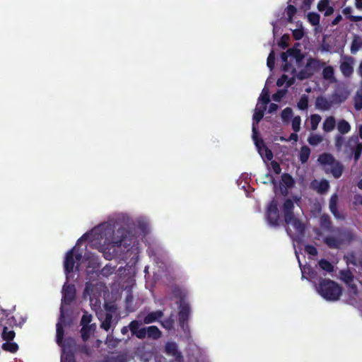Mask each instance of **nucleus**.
I'll return each mask as SVG.
<instances>
[{
	"label": "nucleus",
	"instance_id": "1",
	"mask_svg": "<svg viewBox=\"0 0 362 362\" xmlns=\"http://www.w3.org/2000/svg\"><path fill=\"white\" fill-rule=\"evenodd\" d=\"M86 240L90 241L93 247L103 252L107 259L113 258L117 253V247L121 245L127 247L131 243L134 244L136 241V238L129 233L124 234L123 229H118L115 232V223L111 222L104 223L94 228L90 233L84 234L78 239L76 246L66 253L64 266L67 281L74 267L79 269L84 265L88 268L95 269L98 266V260L93 255L81 259V255L78 254L77 246Z\"/></svg>",
	"mask_w": 362,
	"mask_h": 362
},
{
	"label": "nucleus",
	"instance_id": "2",
	"mask_svg": "<svg viewBox=\"0 0 362 362\" xmlns=\"http://www.w3.org/2000/svg\"><path fill=\"white\" fill-rule=\"evenodd\" d=\"M269 102V89L265 86L258 98L255 113L253 115L252 132L253 140L257 151L261 156L262 158L265 160H271L273 158L272 152L267 148L262 141L257 139V124L262 119L264 116V112L266 110L267 105Z\"/></svg>",
	"mask_w": 362,
	"mask_h": 362
},
{
	"label": "nucleus",
	"instance_id": "3",
	"mask_svg": "<svg viewBox=\"0 0 362 362\" xmlns=\"http://www.w3.org/2000/svg\"><path fill=\"white\" fill-rule=\"evenodd\" d=\"M293 202L288 199L284 203L282 210L287 226L286 231L294 240H296L302 235L305 225L293 214Z\"/></svg>",
	"mask_w": 362,
	"mask_h": 362
},
{
	"label": "nucleus",
	"instance_id": "4",
	"mask_svg": "<svg viewBox=\"0 0 362 362\" xmlns=\"http://www.w3.org/2000/svg\"><path fill=\"white\" fill-rule=\"evenodd\" d=\"M76 290L74 285H69L67 283H65L63 288H62V306L60 308V317L59 320L57 324V343L62 346L63 337H64V331H63V324H64V305L65 304H69L71 301H72L75 297Z\"/></svg>",
	"mask_w": 362,
	"mask_h": 362
},
{
	"label": "nucleus",
	"instance_id": "5",
	"mask_svg": "<svg viewBox=\"0 0 362 362\" xmlns=\"http://www.w3.org/2000/svg\"><path fill=\"white\" fill-rule=\"evenodd\" d=\"M318 293L326 300L337 301L339 299L342 293V288L336 282L323 279L320 281L317 288Z\"/></svg>",
	"mask_w": 362,
	"mask_h": 362
},
{
	"label": "nucleus",
	"instance_id": "6",
	"mask_svg": "<svg viewBox=\"0 0 362 362\" xmlns=\"http://www.w3.org/2000/svg\"><path fill=\"white\" fill-rule=\"evenodd\" d=\"M298 43L287 50L286 52L281 54V59L284 62V70L286 72H291L292 74L296 71V67L298 66L303 58L300 50L298 49Z\"/></svg>",
	"mask_w": 362,
	"mask_h": 362
},
{
	"label": "nucleus",
	"instance_id": "7",
	"mask_svg": "<svg viewBox=\"0 0 362 362\" xmlns=\"http://www.w3.org/2000/svg\"><path fill=\"white\" fill-rule=\"evenodd\" d=\"M325 64L324 62H322L317 59L309 58L307 60V63L304 69L300 71L297 74V76L300 79L308 78L318 71L322 66H325Z\"/></svg>",
	"mask_w": 362,
	"mask_h": 362
},
{
	"label": "nucleus",
	"instance_id": "8",
	"mask_svg": "<svg viewBox=\"0 0 362 362\" xmlns=\"http://www.w3.org/2000/svg\"><path fill=\"white\" fill-rule=\"evenodd\" d=\"M267 218L271 226H276L279 224V213L278 204L273 200L268 206Z\"/></svg>",
	"mask_w": 362,
	"mask_h": 362
},
{
	"label": "nucleus",
	"instance_id": "9",
	"mask_svg": "<svg viewBox=\"0 0 362 362\" xmlns=\"http://www.w3.org/2000/svg\"><path fill=\"white\" fill-rule=\"evenodd\" d=\"M102 287L103 286L101 284L93 285L91 283L87 284L84 291V297L89 296L90 303L92 304L94 300H95L96 303L98 297L100 296L99 290H100Z\"/></svg>",
	"mask_w": 362,
	"mask_h": 362
},
{
	"label": "nucleus",
	"instance_id": "10",
	"mask_svg": "<svg viewBox=\"0 0 362 362\" xmlns=\"http://www.w3.org/2000/svg\"><path fill=\"white\" fill-rule=\"evenodd\" d=\"M179 309V320L183 330L185 332L188 329L187 326L185 325V322L187 320L189 313V303L184 299L181 300Z\"/></svg>",
	"mask_w": 362,
	"mask_h": 362
},
{
	"label": "nucleus",
	"instance_id": "11",
	"mask_svg": "<svg viewBox=\"0 0 362 362\" xmlns=\"http://www.w3.org/2000/svg\"><path fill=\"white\" fill-rule=\"evenodd\" d=\"M354 59L351 57H342L340 62V70L344 76H349L354 71Z\"/></svg>",
	"mask_w": 362,
	"mask_h": 362
},
{
	"label": "nucleus",
	"instance_id": "12",
	"mask_svg": "<svg viewBox=\"0 0 362 362\" xmlns=\"http://www.w3.org/2000/svg\"><path fill=\"white\" fill-rule=\"evenodd\" d=\"M343 235L341 233L332 235L324 239V243L330 248L338 249L343 244Z\"/></svg>",
	"mask_w": 362,
	"mask_h": 362
},
{
	"label": "nucleus",
	"instance_id": "13",
	"mask_svg": "<svg viewBox=\"0 0 362 362\" xmlns=\"http://www.w3.org/2000/svg\"><path fill=\"white\" fill-rule=\"evenodd\" d=\"M165 352L169 356L174 357L176 361H182V356L181 353L178 351L176 343L172 341L168 342L165 344Z\"/></svg>",
	"mask_w": 362,
	"mask_h": 362
},
{
	"label": "nucleus",
	"instance_id": "14",
	"mask_svg": "<svg viewBox=\"0 0 362 362\" xmlns=\"http://www.w3.org/2000/svg\"><path fill=\"white\" fill-rule=\"evenodd\" d=\"M347 287L348 293L350 297V303L351 304L357 302L358 300H362V293L355 283L351 284L347 286Z\"/></svg>",
	"mask_w": 362,
	"mask_h": 362
},
{
	"label": "nucleus",
	"instance_id": "15",
	"mask_svg": "<svg viewBox=\"0 0 362 362\" xmlns=\"http://www.w3.org/2000/svg\"><path fill=\"white\" fill-rule=\"evenodd\" d=\"M334 105L332 98L328 99L325 97L320 96L316 99V107L320 110H329Z\"/></svg>",
	"mask_w": 362,
	"mask_h": 362
},
{
	"label": "nucleus",
	"instance_id": "16",
	"mask_svg": "<svg viewBox=\"0 0 362 362\" xmlns=\"http://www.w3.org/2000/svg\"><path fill=\"white\" fill-rule=\"evenodd\" d=\"M322 70V77L325 80L327 81L329 83H334L336 79L334 77V69L331 66H324Z\"/></svg>",
	"mask_w": 362,
	"mask_h": 362
},
{
	"label": "nucleus",
	"instance_id": "17",
	"mask_svg": "<svg viewBox=\"0 0 362 362\" xmlns=\"http://www.w3.org/2000/svg\"><path fill=\"white\" fill-rule=\"evenodd\" d=\"M317 8L320 11L324 12L326 16H330L334 12V8L329 6V0L320 1L317 4Z\"/></svg>",
	"mask_w": 362,
	"mask_h": 362
},
{
	"label": "nucleus",
	"instance_id": "18",
	"mask_svg": "<svg viewBox=\"0 0 362 362\" xmlns=\"http://www.w3.org/2000/svg\"><path fill=\"white\" fill-rule=\"evenodd\" d=\"M318 161L327 169L331 166L336 160L332 155L329 153H323L318 158Z\"/></svg>",
	"mask_w": 362,
	"mask_h": 362
},
{
	"label": "nucleus",
	"instance_id": "19",
	"mask_svg": "<svg viewBox=\"0 0 362 362\" xmlns=\"http://www.w3.org/2000/svg\"><path fill=\"white\" fill-rule=\"evenodd\" d=\"M312 185L320 193L327 192L329 187V182L325 180L320 181L315 180L312 182Z\"/></svg>",
	"mask_w": 362,
	"mask_h": 362
},
{
	"label": "nucleus",
	"instance_id": "20",
	"mask_svg": "<svg viewBox=\"0 0 362 362\" xmlns=\"http://www.w3.org/2000/svg\"><path fill=\"white\" fill-rule=\"evenodd\" d=\"M337 128L341 134H346L351 131V124L345 119H339L337 123Z\"/></svg>",
	"mask_w": 362,
	"mask_h": 362
},
{
	"label": "nucleus",
	"instance_id": "21",
	"mask_svg": "<svg viewBox=\"0 0 362 362\" xmlns=\"http://www.w3.org/2000/svg\"><path fill=\"white\" fill-rule=\"evenodd\" d=\"M336 126V120L333 116H329L324 120L322 129L326 132H330L334 130Z\"/></svg>",
	"mask_w": 362,
	"mask_h": 362
},
{
	"label": "nucleus",
	"instance_id": "22",
	"mask_svg": "<svg viewBox=\"0 0 362 362\" xmlns=\"http://www.w3.org/2000/svg\"><path fill=\"white\" fill-rule=\"evenodd\" d=\"M327 170H330L333 176L338 178L341 175L343 167L338 161H335L331 166L327 168Z\"/></svg>",
	"mask_w": 362,
	"mask_h": 362
},
{
	"label": "nucleus",
	"instance_id": "23",
	"mask_svg": "<svg viewBox=\"0 0 362 362\" xmlns=\"http://www.w3.org/2000/svg\"><path fill=\"white\" fill-rule=\"evenodd\" d=\"M163 316V313L160 310L154 311L148 313L144 319V322L145 324H150L158 319L160 318Z\"/></svg>",
	"mask_w": 362,
	"mask_h": 362
},
{
	"label": "nucleus",
	"instance_id": "24",
	"mask_svg": "<svg viewBox=\"0 0 362 362\" xmlns=\"http://www.w3.org/2000/svg\"><path fill=\"white\" fill-rule=\"evenodd\" d=\"M293 37L295 40H301L305 35L304 28L301 23L298 22L296 28L292 30Z\"/></svg>",
	"mask_w": 362,
	"mask_h": 362
},
{
	"label": "nucleus",
	"instance_id": "25",
	"mask_svg": "<svg viewBox=\"0 0 362 362\" xmlns=\"http://www.w3.org/2000/svg\"><path fill=\"white\" fill-rule=\"evenodd\" d=\"M354 142L356 144V147L354 149V159L357 161L361 154L362 152V144L358 142L357 137H352L349 139V143Z\"/></svg>",
	"mask_w": 362,
	"mask_h": 362
},
{
	"label": "nucleus",
	"instance_id": "26",
	"mask_svg": "<svg viewBox=\"0 0 362 362\" xmlns=\"http://www.w3.org/2000/svg\"><path fill=\"white\" fill-rule=\"evenodd\" d=\"M96 326L95 325H83L81 329V336L84 340L89 338L90 334L94 332Z\"/></svg>",
	"mask_w": 362,
	"mask_h": 362
},
{
	"label": "nucleus",
	"instance_id": "27",
	"mask_svg": "<svg viewBox=\"0 0 362 362\" xmlns=\"http://www.w3.org/2000/svg\"><path fill=\"white\" fill-rule=\"evenodd\" d=\"M294 82L293 76L289 78L287 75L284 74L280 78L277 80L276 85L278 86H282L286 85V87H289Z\"/></svg>",
	"mask_w": 362,
	"mask_h": 362
},
{
	"label": "nucleus",
	"instance_id": "28",
	"mask_svg": "<svg viewBox=\"0 0 362 362\" xmlns=\"http://www.w3.org/2000/svg\"><path fill=\"white\" fill-rule=\"evenodd\" d=\"M338 201V197L336 194H333L329 201V209L332 213L334 214V216L336 218H339V216L337 215V204Z\"/></svg>",
	"mask_w": 362,
	"mask_h": 362
},
{
	"label": "nucleus",
	"instance_id": "29",
	"mask_svg": "<svg viewBox=\"0 0 362 362\" xmlns=\"http://www.w3.org/2000/svg\"><path fill=\"white\" fill-rule=\"evenodd\" d=\"M349 93H335L332 95V98L334 104H341L344 102L348 98Z\"/></svg>",
	"mask_w": 362,
	"mask_h": 362
},
{
	"label": "nucleus",
	"instance_id": "30",
	"mask_svg": "<svg viewBox=\"0 0 362 362\" xmlns=\"http://www.w3.org/2000/svg\"><path fill=\"white\" fill-rule=\"evenodd\" d=\"M341 279L346 283L347 286L351 284H354V280L353 278V275L349 271H342L341 272Z\"/></svg>",
	"mask_w": 362,
	"mask_h": 362
},
{
	"label": "nucleus",
	"instance_id": "31",
	"mask_svg": "<svg viewBox=\"0 0 362 362\" xmlns=\"http://www.w3.org/2000/svg\"><path fill=\"white\" fill-rule=\"evenodd\" d=\"M323 140V137L320 134H313L308 138V142L312 146H317Z\"/></svg>",
	"mask_w": 362,
	"mask_h": 362
},
{
	"label": "nucleus",
	"instance_id": "32",
	"mask_svg": "<svg viewBox=\"0 0 362 362\" xmlns=\"http://www.w3.org/2000/svg\"><path fill=\"white\" fill-rule=\"evenodd\" d=\"M310 154V150L308 146H303L300 151V160L302 163L307 162Z\"/></svg>",
	"mask_w": 362,
	"mask_h": 362
},
{
	"label": "nucleus",
	"instance_id": "33",
	"mask_svg": "<svg viewBox=\"0 0 362 362\" xmlns=\"http://www.w3.org/2000/svg\"><path fill=\"white\" fill-rule=\"evenodd\" d=\"M362 47V40L359 37H355L351 47V53H356Z\"/></svg>",
	"mask_w": 362,
	"mask_h": 362
},
{
	"label": "nucleus",
	"instance_id": "34",
	"mask_svg": "<svg viewBox=\"0 0 362 362\" xmlns=\"http://www.w3.org/2000/svg\"><path fill=\"white\" fill-rule=\"evenodd\" d=\"M2 349L11 353H15L18 349L17 344L8 341L2 344Z\"/></svg>",
	"mask_w": 362,
	"mask_h": 362
},
{
	"label": "nucleus",
	"instance_id": "35",
	"mask_svg": "<svg viewBox=\"0 0 362 362\" xmlns=\"http://www.w3.org/2000/svg\"><path fill=\"white\" fill-rule=\"evenodd\" d=\"M147 334L153 339H158L160 337V332L156 326H150L147 329Z\"/></svg>",
	"mask_w": 362,
	"mask_h": 362
},
{
	"label": "nucleus",
	"instance_id": "36",
	"mask_svg": "<svg viewBox=\"0 0 362 362\" xmlns=\"http://www.w3.org/2000/svg\"><path fill=\"white\" fill-rule=\"evenodd\" d=\"M2 337L4 340L11 341L15 337V332L13 330L8 329V328L4 325L2 332Z\"/></svg>",
	"mask_w": 362,
	"mask_h": 362
},
{
	"label": "nucleus",
	"instance_id": "37",
	"mask_svg": "<svg viewBox=\"0 0 362 362\" xmlns=\"http://www.w3.org/2000/svg\"><path fill=\"white\" fill-rule=\"evenodd\" d=\"M293 116V111L290 107L285 108L281 115V119L284 123H288Z\"/></svg>",
	"mask_w": 362,
	"mask_h": 362
},
{
	"label": "nucleus",
	"instance_id": "38",
	"mask_svg": "<svg viewBox=\"0 0 362 362\" xmlns=\"http://www.w3.org/2000/svg\"><path fill=\"white\" fill-rule=\"evenodd\" d=\"M112 320V315L110 313H107L105 319L102 320L101 327L104 329L105 331H108L111 327Z\"/></svg>",
	"mask_w": 362,
	"mask_h": 362
},
{
	"label": "nucleus",
	"instance_id": "39",
	"mask_svg": "<svg viewBox=\"0 0 362 362\" xmlns=\"http://www.w3.org/2000/svg\"><path fill=\"white\" fill-rule=\"evenodd\" d=\"M354 107L357 110L362 109V91H357L354 98Z\"/></svg>",
	"mask_w": 362,
	"mask_h": 362
},
{
	"label": "nucleus",
	"instance_id": "40",
	"mask_svg": "<svg viewBox=\"0 0 362 362\" xmlns=\"http://www.w3.org/2000/svg\"><path fill=\"white\" fill-rule=\"evenodd\" d=\"M293 179L288 174H284L281 176V184L286 187H291L293 185Z\"/></svg>",
	"mask_w": 362,
	"mask_h": 362
},
{
	"label": "nucleus",
	"instance_id": "41",
	"mask_svg": "<svg viewBox=\"0 0 362 362\" xmlns=\"http://www.w3.org/2000/svg\"><path fill=\"white\" fill-rule=\"evenodd\" d=\"M309 23L313 25H317L320 23V15L317 13H309L307 16Z\"/></svg>",
	"mask_w": 362,
	"mask_h": 362
},
{
	"label": "nucleus",
	"instance_id": "42",
	"mask_svg": "<svg viewBox=\"0 0 362 362\" xmlns=\"http://www.w3.org/2000/svg\"><path fill=\"white\" fill-rule=\"evenodd\" d=\"M322 118L319 115L314 114L310 116V124L311 129L315 130L317 129L319 123L320 122Z\"/></svg>",
	"mask_w": 362,
	"mask_h": 362
},
{
	"label": "nucleus",
	"instance_id": "43",
	"mask_svg": "<svg viewBox=\"0 0 362 362\" xmlns=\"http://www.w3.org/2000/svg\"><path fill=\"white\" fill-rule=\"evenodd\" d=\"M301 119L300 116L294 117L291 120L292 129L295 132H298L300 129Z\"/></svg>",
	"mask_w": 362,
	"mask_h": 362
},
{
	"label": "nucleus",
	"instance_id": "44",
	"mask_svg": "<svg viewBox=\"0 0 362 362\" xmlns=\"http://www.w3.org/2000/svg\"><path fill=\"white\" fill-rule=\"evenodd\" d=\"M286 13L288 21L291 23L293 16L296 13V8L293 6L289 5L286 9Z\"/></svg>",
	"mask_w": 362,
	"mask_h": 362
},
{
	"label": "nucleus",
	"instance_id": "45",
	"mask_svg": "<svg viewBox=\"0 0 362 362\" xmlns=\"http://www.w3.org/2000/svg\"><path fill=\"white\" fill-rule=\"evenodd\" d=\"M308 106V98L306 95H303L299 102L298 103V107L300 110H305Z\"/></svg>",
	"mask_w": 362,
	"mask_h": 362
},
{
	"label": "nucleus",
	"instance_id": "46",
	"mask_svg": "<svg viewBox=\"0 0 362 362\" xmlns=\"http://www.w3.org/2000/svg\"><path fill=\"white\" fill-rule=\"evenodd\" d=\"M61 362H74L73 356L63 349L61 356Z\"/></svg>",
	"mask_w": 362,
	"mask_h": 362
},
{
	"label": "nucleus",
	"instance_id": "47",
	"mask_svg": "<svg viewBox=\"0 0 362 362\" xmlns=\"http://www.w3.org/2000/svg\"><path fill=\"white\" fill-rule=\"evenodd\" d=\"M319 265H320V268L325 271H327V272L332 271L333 267L328 261L321 260L319 262Z\"/></svg>",
	"mask_w": 362,
	"mask_h": 362
},
{
	"label": "nucleus",
	"instance_id": "48",
	"mask_svg": "<svg viewBox=\"0 0 362 362\" xmlns=\"http://www.w3.org/2000/svg\"><path fill=\"white\" fill-rule=\"evenodd\" d=\"M286 90H279L275 94L273 95V100L276 102H280L281 98L286 95Z\"/></svg>",
	"mask_w": 362,
	"mask_h": 362
},
{
	"label": "nucleus",
	"instance_id": "49",
	"mask_svg": "<svg viewBox=\"0 0 362 362\" xmlns=\"http://www.w3.org/2000/svg\"><path fill=\"white\" fill-rule=\"evenodd\" d=\"M320 224L322 228H328L329 227V219L327 215H323L320 218Z\"/></svg>",
	"mask_w": 362,
	"mask_h": 362
},
{
	"label": "nucleus",
	"instance_id": "50",
	"mask_svg": "<svg viewBox=\"0 0 362 362\" xmlns=\"http://www.w3.org/2000/svg\"><path fill=\"white\" fill-rule=\"evenodd\" d=\"M267 66L272 70L274 65V51H272L267 58Z\"/></svg>",
	"mask_w": 362,
	"mask_h": 362
},
{
	"label": "nucleus",
	"instance_id": "51",
	"mask_svg": "<svg viewBox=\"0 0 362 362\" xmlns=\"http://www.w3.org/2000/svg\"><path fill=\"white\" fill-rule=\"evenodd\" d=\"M305 252L311 256H315L317 253L316 248L312 245H305Z\"/></svg>",
	"mask_w": 362,
	"mask_h": 362
},
{
	"label": "nucleus",
	"instance_id": "52",
	"mask_svg": "<svg viewBox=\"0 0 362 362\" xmlns=\"http://www.w3.org/2000/svg\"><path fill=\"white\" fill-rule=\"evenodd\" d=\"M174 324V319L172 318V317L168 320H164L162 322V325L163 327H165L167 329H171L173 327Z\"/></svg>",
	"mask_w": 362,
	"mask_h": 362
},
{
	"label": "nucleus",
	"instance_id": "53",
	"mask_svg": "<svg viewBox=\"0 0 362 362\" xmlns=\"http://www.w3.org/2000/svg\"><path fill=\"white\" fill-rule=\"evenodd\" d=\"M344 141V138L341 135H337L335 136V146L338 149H340Z\"/></svg>",
	"mask_w": 362,
	"mask_h": 362
},
{
	"label": "nucleus",
	"instance_id": "54",
	"mask_svg": "<svg viewBox=\"0 0 362 362\" xmlns=\"http://www.w3.org/2000/svg\"><path fill=\"white\" fill-rule=\"evenodd\" d=\"M92 319L91 315L88 314L87 313H84L82 319H81V325H90L89 323L90 322Z\"/></svg>",
	"mask_w": 362,
	"mask_h": 362
},
{
	"label": "nucleus",
	"instance_id": "55",
	"mask_svg": "<svg viewBox=\"0 0 362 362\" xmlns=\"http://www.w3.org/2000/svg\"><path fill=\"white\" fill-rule=\"evenodd\" d=\"M140 324L137 321H133L129 324V329L132 334H135L139 329Z\"/></svg>",
	"mask_w": 362,
	"mask_h": 362
},
{
	"label": "nucleus",
	"instance_id": "56",
	"mask_svg": "<svg viewBox=\"0 0 362 362\" xmlns=\"http://www.w3.org/2000/svg\"><path fill=\"white\" fill-rule=\"evenodd\" d=\"M271 168L276 174H279L281 173V168L277 162L272 161L271 163Z\"/></svg>",
	"mask_w": 362,
	"mask_h": 362
},
{
	"label": "nucleus",
	"instance_id": "57",
	"mask_svg": "<svg viewBox=\"0 0 362 362\" xmlns=\"http://www.w3.org/2000/svg\"><path fill=\"white\" fill-rule=\"evenodd\" d=\"M138 338L143 339L146 337L147 334V330H146L145 328L139 329L134 334Z\"/></svg>",
	"mask_w": 362,
	"mask_h": 362
},
{
	"label": "nucleus",
	"instance_id": "58",
	"mask_svg": "<svg viewBox=\"0 0 362 362\" xmlns=\"http://www.w3.org/2000/svg\"><path fill=\"white\" fill-rule=\"evenodd\" d=\"M278 108H279V106L276 104L272 103L269 107L268 112L269 113L274 112L278 110Z\"/></svg>",
	"mask_w": 362,
	"mask_h": 362
},
{
	"label": "nucleus",
	"instance_id": "59",
	"mask_svg": "<svg viewBox=\"0 0 362 362\" xmlns=\"http://www.w3.org/2000/svg\"><path fill=\"white\" fill-rule=\"evenodd\" d=\"M298 136L296 133H293L290 135L289 138L286 139V141H293L294 142H296L298 141Z\"/></svg>",
	"mask_w": 362,
	"mask_h": 362
},
{
	"label": "nucleus",
	"instance_id": "60",
	"mask_svg": "<svg viewBox=\"0 0 362 362\" xmlns=\"http://www.w3.org/2000/svg\"><path fill=\"white\" fill-rule=\"evenodd\" d=\"M296 257H297V259L298 260L299 266L301 268V271H302V274H303V277L304 276V274L305 273L306 268L305 267L302 268V264H301V262H300V261L299 259V257H298V252H297L296 250Z\"/></svg>",
	"mask_w": 362,
	"mask_h": 362
},
{
	"label": "nucleus",
	"instance_id": "61",
	"mask_svg": "<svg viewBox=\"0 0 362 362\" xmlns=\"http://www.w3.org/2000/svg\"><path fill=\"white\" fill-rule=\"evenodd\" d=\"M342 19V17L341 15H338L333 21H332V25H337Z\"/></svg>",
	"mask_w": 362,
	"mask_h": 362
},
{
	"label": "nucleus",
	"instance_id": "62",
	"mask_svg": "<svg viewBox=\"0 0 362 362\" xmlns=\"http://www.w3.org/2000/svg\"><path fill=\"white\" fill-rule=\"evenodd\" d=\"M349 19L351 21L357 22L362 20V16H350Z\"/></svg>",
	"mask_w": 362,
	"mask_h": 362
},
{
	"label": "nucleus",
	"instance_id": "63",
	"mask_svg": "<svg viewBox=\"0 0 362 362\" xmlns=\"http://www.w3.org/2000/svg\"><path fill=\"white\" fill-rule=\"evenodd\" d=\"M264 183L271 182L274 183L273 178L271 175H266V180L263 181Z\"/></svg>",
	"mask_w": 362,
	"mask_h": 362
},
{
	"label": "nucleus",
	"instance_id": "64",
	"mask_svg": "<svg viewBox=\"0 0 362 362\" xmlns=\"http://www.w3.org/2000/svg\"><path fill=\"white\" fill-rule=\"evenodd\" d=\"M356 7L358 9H362V0H355Z\"/></svg>",
	"mask_w": 362,
	"mask_h": 362
}]
</instances>
